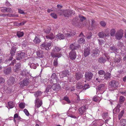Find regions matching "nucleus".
Returning <instances> with one entry per match:
<instances>
[{"instance_id":"nucleus-1","label":"nucleus","mask_w":126,"mask_h":126,"mask_svg":"<svg viewBox=\"0 0 126 126\" xmlns=\"http://www.w3.org/2000/svg\"><path fill=\"white\" fill-rule=\"evenodd\" d=\"M75 32L72 31L71 30L67 31V33L64 34L65 36L63 34L59 33L56 35V38L60 40H63L65 38L67 40L72 36H74L75 34Z\"/></svg>"},{"instance_id":"nucleus-2","label":"nucleus","mask_w":126,"mask_h":126,"mask_svg":"<svg viewBox=\"0 0 126 126\" xmlns=\"http://www.w3.org/2000/svg\"><path fill=\"white\" fill-rule=\"evenodd\" d=\"M119 83L115 80L110 81L109 83V90L110 91H114V89L118 87Z\"/></svg>"},{"instance_id":"nucleus-3","label":"nucleus","mask_w":126,"mask_h":126,"mask_svg":"<svg viewBox=\"0 0 126 126\" xmlns=\"http://www.w3.org/2000/svg\"><path fill=\"white\" fill-rule=\"evenodd\" d=\"M30 82L31 81L29 79L25 78L22 81L19 82V84L20 85L19 87L20 88H22L25 86H27Z\"/></svg>"},{"instance_id":"nucleus-4","label":"nucleus","mask_w":126,"mask_h":126,"mask_svg":"<svg viewBox=\"0 0 126 126\" xmlns=\"http://www.w3.org/2000/svg\"><path fill=\"white\" fill-rule=\"evenodd\" d=\"M124 34V31L122 29L118 30L115 34V38L116 39L120 40L122 38Z\"/></svg>"},{"instance_id":"nucleus-5","label":"nucleus","mask_w":126,"mask_h":126,"mask_svg":"<svg viewBox=\"0 0 126 126\" xmlns=\"http://www.w3.org/2000/svg\"><path fill=\"white\" fill-rule=\"evenodd\" d=\"M16 48L14 47H13L12 48L10 52L12 56L15 55L16 52ZM12 58V56H11L9 59L5 61V63H9L10 61L11 60Z\"/></svg>"},{"instance_id":"nucleus-6","label":"nucleus","mask_w":126,"mask_h":126,"mask_svg":"<svg viewBox=\"0 0 126 126\" xmlns=\"http://www.w3.org/2000/svg\"><path fill=\"white\" fill-rule=\"evenodd\" d=\"M75 13V12L73 10L67 9L64 10L63 16L65 17H69L71 15H74Z\"/></svg>"},{"instance_id":"nucleus-7","label":"nucleus","mask_w":126,"mask_h":126,"mask_svg":"<svg viewBox=\"0 0 126 126\" xmlns=\"http://www.w3.org/2000/svg\"><path fill=\"white\" fill-rule=\"evenodd\" d=\"M51 44L50 43H44L40 45L41 48L42 49L45 48L47 50H48L51 48Z\"/></svg>"},{"instance_id":"nucleus-8","label":"nucleus","mask_w":126,"mask_h":126,"mask_svg":"<svg viewBox=\"0 0 126 126\" xmlns=\"http://www.w3.org/2000/svg\"><path fill=\"white\" fill-rule=\"evenodd\" d=\"M20 74L22 76L24 77H29V76H31V74L29 72H28L25 69L22 70L20 72Z\"/></svg>"},{"instance_id":"nucleus-9","label":"nucleus","mask_w":126,"mask_h":126,"mask_svg":"<svg viewBox=\"0 0 126 126\" xmlns=\"http://www.w3.org/2000/svg\"><path fill=\"white\" fill-rule=\"evenodd\" d=\"M16 55V59L17 60H20L24 58L25 53L24 52H21L17 53Z\"/></svg>"},{"instance_id":"nucleus-10","label":"nucleus","mask_w":126,"mask_h":126,"mask_svg":"<svg viewBox=\"0 0 126 126\" xmlns=\"http://www.w3.org/2000/svg\"><path fill=\"white\" fill-rule=\"evenodd\" d=\"M85 76L86 80L89 81L92 79L93 74L91 72H87L85 73Z\"/></svg>"},{"instance_id":"nucleus-11","label":"nucleus","mask_w":126,"mask_h":126,"mask_svg":"<svg viewBox=\"0 0 126 126\" xmlns=\"http://www.w3.org/2000/svg\"><path fill=\"white\" fill-rule=\"evenodd\" d=\"M69 56L71 60H75L76 57V54L75 51L73 50H71L69 53Z\"/></svg>"},{"instance_id":"nucleus-12","label":"nucleus","mask_w":126,"mask_h":126,"mask_svg":"<svg viewBox=\"0 0 126 126\" xmlns=\"http://www.w3.org/2000/svg\"><path fill=\"white\" fill-rule=\"evenodd\" d=\"M16 82L15 79L13 77H10L7 80V83L8 85H11Z\"/></svg>"},{"instance_id":"nucleus-13","label":"nucleus","mask_w":126,"mask_h":126,"mask_svg":"<svg viewBox=\"0 0 126 126\" xmlns=\"http://www.w3.org/2000/svg\"><path fill=\"white\" fill-rule=\"evenodd\" d=\"M35 107L37 108L40 107L42 104V102L38 98H37L35 100Z\"/></svg>"},{"instance_id":"nucleus-14","label":"nucleus","mask_w":126,"mask_h":126,"mask_svg":"<svg viewBox=\"0 0 126 126\" xmlns=\"http://www.w3.org/2000/svg\"><path fill=\"white\" fill-rule=\"evenodd\" d=\"M21 64L20 63H18L16 64L14 67V71L16 73H18L21 70Z\"/></svg>"},{"instance_id":"nucleus-15","label":"nucleus","mask_w":126,"mask_h":126,"mask_svg":"<svg viewBox=\"0 0 126 126\" xmlns=\"http://www.w3.org/2000/svg\"><path fill=\"white\" fill-rule=\"evenodd\" d=\"M87 108L86 106H84L80 107L78 110L79 114L80 115L83 114L85 112V110L87 109Z\"/></svg>"},{"instance_id":"nucleus-16","label":"nucleus","mask_w":126,"mask_h":126,"mask_svg":"<svg viewBox=\"0 0 126 126\" xmlns=\"http://www.w3.org/2000/svg\"><path fill=\"white\" fill-rule=\"evenodd\" d=\"M49 80L53 82H57L59 81V79L57 77L56 74L54 73L52 75L51 78L49 79Z\"/></svg>"},{"instance_id":"nucleus-17","label":"nucleus","mask_w":126,"mask_h":126,"mask_svg":"<svg viewBox=\"0 0 126 126\" xmlns=\"http://www.w3.org/2000/svg\"><path fill=\"white\" fill-rule=\"evenodd\" d=\"M52 89L56 91H57L61 89L60 85L57 84H53L51 86Z\"/></svg>"},{"instance_id":"nucleus-18","label":"nucleus","mask_w":126,"mask_h":126,"mask_svg":"<svg viewBox=\"0 0 126 126\" xmlns=\"http://www.w3.org/2000/svg\"><path fill=\"white\" fill-rule=\"evenodd\" d=\"M12 71L10 67H8L5 68L3 71V72L5 75H8L10 74Z\"/></svg>"},{"instance_id":"nucleus-19","label":"nucleus","mask_w":126,"mask_h":126,"mask_svg":"<svg viewBox=\"0 0 126 126\" xmlns=\"http://www.w3.org/2000/svg\"><path fill=\"white\" fill-rule=\"evenodd\" d=\"M90 49L89 47L85 48L84 50V55L85 57H86L90 54Z\"/></svg>"},{"instance_id":"nucleus-20","label":"nucleus","mask_w":126,"mask_h":126,"mask_svg":"<svg viewBox=\"0 0 126 126\" xmlns=\"http://www.w3.org/2000/svg\"><path fill=\"white\" fill-rule=\"evenodd\" d=\"M110 74L109 73L107 72L106 74H105L103 77L102 76L101 78H100V79H105L106 80H109L110 79Z\"/></svg>"},{"instance_id":"nucleus-21","label":"nucleus","mask_w":126,"mask_h":126,"mask_svg":"<svg viewBox=\"0 0 126 126\" xmlns=\"http://www.w3.org/2000/svg\"><path fill=\"white\" fill-rule=\"evenodd\" d=\"M83 75L80 72H79L75 73V79L77 80H78L81 79Z\"/></svg>"},{"instance_id":"nucleus-22","label":"nucleus","mask_w":126,"mask_h":126,"mask_svg":"<svg viewBox=\"0 0 126 126\" xmlns=\"http://www.w3.org/2000/svg\"><path fill=\"white\" fill-rule=\"evenodd\" d=\"M69 71L67 70H65L63 71L62 73L60 74V76L61 77L63 78L64 77L66 76L68 74Z\"/></svg>"},{"instance_id":"nucleus-23","label":"nucleus","mask_w":126,"mask_h":126,"mask_svg":"<svg viewBox=\"0 0 126 126\" xmlns=\"http://www.w3.org/2000/svg\"><path fill=\"white\" fill-rule=\"evenodd\" d=\"M51 54L52 57L53 58L57 57L59 58L60 57L62 56L61 54L60 53H55L53 52H51Z\"/></svg>"},{"instance_id":"nucleus-24","label":"nucleus","mask_w":126,"mask_h":126,"mask_svg":"<svg viewBox=\"0 0 126 126\" xmlns=\"http://www.w3.org/2000/svg\"><path fill=\"white\" fill-rule=\"evenodd\" d=\"M79 47L76 46V44L74 43L73 44H71L70 46V48L72 50H74L78 49Z\"/></svg>"},{"instance_id":"nucleus-25","label":"nucleus","mask_w":126,"mask_h":126,"mask_svg":"<svg viewBox=\"0 0 126 126\" xmlns=\"http://www.w3.org/2000/svg\"><path fill=\"white\" fill-rule=\"evenodd\" d=\"M46 37L47 39L51 40H53L55 38V36L52 33H51L50 34L46 35Z\"/></svg>"},{"instance_id":"nucleus-26","label":"nucleus","mask_w":126,"mask_h":126,"mask_svg":"<svg viewBox=\"0 0 126 126\" xmlns=\"http://www.w3.org/2000/svg\"><path fill=\"white\" fill-rule=\"evenodd\" d=\"M34 43L36 44H38L40 43L41 41L40 38L36 36L33 41Z\"/></svg>"},{"instance_id":"nucleus-27","label":"nucleus","mask_w":126,"mask_h":126,"mask_svg":"<svg viewBox=\"0 0 126 126\" xmlns=\"http://www.w3.org/2000/svg\"><path fill=\"white\" fill-rule=\"evenodd\" d=\"M105 87L104 84H100L96 88V89L98 91L102 90L105 88Z\"/></svg>"},{"instance_id":"nucleus-28","label":"nucleus","mask_w":126,"mask_h":126,"mask_svg":"<svg viewBox=\"0 0 126 126\" xmlns=\"http://www.w3.org/2000/svg\"><path fill=\"white\" fill-rule=\"evenodd\" d=\"M98 35L99 36L100 38H103L104 36H107L106 35L104 32H99L98 34Z\"/></svg>"},{"instance_id":"nucleus-29","label":"nucleus","mask_w":126,"mask_h":126,"mask_svg":"<svg viewBox=\"0 0 126 126\" xmlns=\"http://www.w3.org/2000/svg\"><path fill=\"white\" fill-rule=\"evenodd\" d=\"M37 55L39 57L42 58L43 56V52L42 51H39L37 52Z\"/></svg>"},{"instance_id":"nucleus-30","label":"nucleus","mask_w":126,"mask_h":126,"mask_svg":"<svg viewBox=\"0 0 126 126\" xmlns=\"http://www.w3.org/2000/svg\"><path fill=\"white\" fill-rule=\"evenodd\" d=\"M72 23L73 25H75L78 22V17H76L73 18L72 21Z\"/></svg>"},{"instance_id":"nucleus-31","label":"nucleus","mask_w":126,"mask_h":126,"mask_svg":"<svg viewBox=\"0 0 126 126\" xmlns=\"http://www.w3.org/2000/svg\"><path fill=\"white\" fill-rule=\"evenodd\" d=\"M79 43L80 44H83L85 42V39L83 37H81L78 40Z\"/></svg>"},{"instance_id":"nucleus-32","label":"nucleus","mask_w":126,"mask_h":126,"mask_svg":"<svg viewBox=\"0 0 126 126\" xmlns=\"http://www.w3.org/2000/svg\"><path fill=\"white\" fill-rule=\"evenodd\" d=\"M61 50V48L57 47H54L53 49V52H58Z\"/></svg>"},{"instance_id":"nucleus-33","label":"nucleus","mask_w":126,"mask_h":126,"mask_svg":"<svg viewBox=\"0 0 126 126\" xmlns=\"http://www.w3.org/2000/svg\"><path fill=\"white\" fill-rule=\"evenodd\" d=\"M8 107H9L10 108H12L15 106L14 103L13 102H9L8 103Z\"/></svg>"},{"instance_id":"nucleus-34","label":"nucleus","mask_w":126,"mask_h":126,"mask_svg":"<svg viewBox=\"0 0 126 126\" xmlns=\"http://www.w3.org/2000/svg\"><path fill=\"white\" fill-rule=\"evenodd\" d=\"M24 33L23 32L20 31H18L17 32V37L20 38L23 36L24 35Z\"/></svg>"},{"instance_id":"nucleus-35","label":"nucleus","mask_w":126,"mask_h":126,"mask_svg":"<svg viewBox=\"0 0 126 126\" xmlns=\"http://www.w3.org/2000/svg\"><path fill=\"white\" fill-rule=\"evenodd\" d=\"M124 112L125 111L124 110H123L121 111L118 115V117L119 120H120V119L122 117L124 113Z\"/></svg>"},{"instance_id":"nucleus-36","label":"nucleus","mask_w":126,"mask_h":126,"mask_svg":"<svg viewBox=\"0 0 126 126\" xmlns=\"http://www.w3.org/2000/svg\"><path fill=\"white\" fill-rule=\"evenodd\" d=\"M115 29H112L110 30V34L111 36H114L115 34Z\"/></svg>"},{"instance_id":"nucleus-37","label":"nucleus","mask_w":126,"mask_h":126,"mask_svg":"<svg viewBox=\"0 0 126 126\" xmlns=\"http://www.w3.org/2000/svg\"><path fill=\"white\" fill-rule=\"evenodd\" d=\"M51 30V29L50 27H48L44 29V32L46 33H49Z\"/></svg>"},{"instance_id":"nucleus-38","label":"nucleus","mask_w":126,"mask_h":126,"mask_svg":"<svg viewBox=\"0 0 126 126\" xmlns=\"http://www.w3.org/2000/svg\"><path fill=\"white\" fill-rule=\"evenodd\" d=\"M126 121L125 119H122L120 121V124L121 126L126 125Z\"/></svg>"},{"instance_id":"nucleus-39","label":"nucleus","mask_w":126,"mask_h":126,"mask_svg":"<svg viewBox=\"0 0 126 126\" xmlns=\"http://www.w3.org/2000/svg\"><path fill=\"white\" fill-rule=\"evenodd\" d=\"M99 61L100 63H104L106 61V60L104 57H101L99 58Z\"/></svg>"},{"instance_id":"nucleus-40","label":"nucleus","mask_w":126,"mask_h":126,"mask_svg":"<svg viewBox=\"0 0 126 126\" xmlns=\"http://www.w3.org/2000/svg\"><path fill=\"white\" fill-rule=\"evenodd\" d=\"M120 111V109L116 107L113 110V112L114 113H117L119 112Z\"/></svg>"},{"instance_id":"nucleus-41","label":"nucleus","mask_w":126,"mask_h":126,"mask_svg":"<svg viewBox=\"0 0 126 126\" xmlns=\"http://www.w3.org/2000/svg\"><path fill=\"white\" fill-rule=\"evenodd\" d=\"M98 73L100 76H104L105 72L104 70H101L99 71Z\"/></svg>"},{"instance_id":"nucleus-42","label":"nucleus","mask_w":126,"mask_h":126,"mask_svg":"<svg viewBox=\"0 0 126 126\" xmlns=\"http://www.w3.org/2000/svg\"><path fill=\"white\" fill-rule=\"evenodd\" d=\"M41 94L42 93L40 91H37L34 94V95L35 97H37L41 95Z\"/></svg>"},{"instance_id":"nucleus-43","label":"nucleus","mask_w":126,"mask_h":126,"mask_svg":"<svg viewBox=\"0 0 126 126\" xmlns=\"http://www.w3.org/2000/svg\"><path fill=\"white\" fill-rule=\"evenodd\" d=\"M58 13L60 15H63L64 12V10H58L57 11Z\"/></svg>"},{"instance_id":"nucleus-44","label":"nucleus","mask_w":126,"mask_h":126,"mask_svg":"<svg viewBox=\"0 0 126 126\" xmlns=\"http://www.w3.org/2000/svg\"><path fill=\"white\" fill-rule=\"evenodd\" d=\"M51 88L52 87L50 85H48L46 88V89L45 91V92L46 93L48 92L49 91V90L51 89Z\"/></svg>"},{"instance_id":"nucleus-45","label":"nucleus","mask_w":126,"mask_h":126,"mask_svg":"<svg viewBox=\"0 0 126 126\" xmlns=\"http://www.w3.org/2000/svg\"><path fill=\"white\" fill-rule=\"evenodd\" d=\"M19 107L21 109H23L25 107V104L23 103H21L19 105Z\"/></svg>"},{"instance_id":"nucleus-46","label":"nucleus","mask_w":126,"mask_h":126,"mask_svg":"<svg viewBox=\"0 0 126 126\" xmlns=\"http://www.w3.org/2000/svg\"><path fill=\"white\" fill-rule=\"evenodd\" d=\"M58 59L55 58L53 62V65L55 66H57L58 64Z\"/></svg>"},{"instance_id":"nucleus-47","label":"nucleus","mask_w":126,"mask_h":126,"mask_svg":"<svg viewBox=\"0 0 126 126\" xmlns=\"http://www.w3.org/2000/svg\"><path fill=\"white\" fill-rule=\"evenodd\" d=\"M5 79L4 78L1 77H0V84H3L4 83Z\"/></svg>"},{"instance_id":"nucleus-48","label":"nucleus","mask_w":126,"mask_h":126,"mask_svg":"<svg viewBox=\"0 0 126 126\" xmlns=\"http://www.w3.org/2000/svg\"><path fill=\"white\" fill-rule=\"evenodd\" d=\"M79 18L80 20L81 21H84L86 19V18L85 17L83 16L82 15L79 16Z\"/></svg>"},{"instance_id":"nucleus-49","label":"nucleus","mask_w":126,"mask_h":126,"mask_svg":"<svg viewBox=\"0 0 126 126\" xmlns=\"http://www.w3.org/2000/svg\"><path fill=\"white\" fill-rule=\"evenodd\" d=\"M110 49L114 52L116 51L117 49L116 47L114 46H112L110 47Z\"/></svg>"},{"instance_id":"nucleus-50","label":"nucleus","mask_w":126,"mask_h":126,"mask_svg":"<svg viewBox=\"0 0 126 126\" xmlns=\"http://www.w3.org/2000/svg\"><path fill=\"white\" fill-rule=\"evenodd\" d=\"M99 50L97 49H95L93 51V53L95 55L97 54L99 52Z\"/></svg>"},{"instance_id":"nucleus-51","label":"nucleus","mask_w":126,"mask_h":126,"mask_svg":"<svg viewBox=\"0 0 126 126\" xmlns=\"http://www.w3.org/2000/svg\"><path fill=\"white\" fill-rule=\"evenodd\" d=\"M76 88L78 89H82L83 90V86L82 85L79 84H77V85Z\"/></svg>"},{"instance_id":"nucleus-52","label":"nucleus","mask_w":126,"mask_h":126,"mask_svg":"<svg viewBox=\"0 0 126 126\" xmlns=\"http://www.w3.org/2000/svg\"><path fill=\"white\" fill-rule=\"evenodd\" d=\"M63 99L66 101L68 103H70V101L69 99L68 98L67 96H65L64 97Z\"/></svg>"},{"instance_id":"nucleus-53","label":"nucleus","mask_w":126,"mask_h":126,"mask_svg":"<svg viewBox=\"0 0 126 126\" xmlns=\"http://www.w3.org/2000/svg\"><path fill=\"white\" fill-rule=\"evenodd\" d=\"M98 43L99 45H102L104 44V41L102 39H98Z\"/></svg>"},{"instance_id":"nucleus-54","label":"nucleus","mask_w":126,"mask_h":126,"mask_svg":"<svg viewBox=\"0 0 126 126\" xmlns=\"http://www.w3.org/2000/svg\"><path fill=\"white\" fill-rule=\"evenodd\" d=\"M7 12L10 13H13V11L12 9L10 8H7Z\"/></svg>"},{"instance_id":"nucleus-55","label":"nucleus","mask_w":126,"mask_h":126,"mask_svg":"<svg viewBox=\"0 0 126 126\" xmlns=\"http://www.w3.org/2000/svg\"><path fill=\"white\" fill-rule=\"evenodd\" d=\"M125 100L124 98L122 96H121L119 98V102L121 103L122 102Z\"/></svg>"},{"instance_id":"nucleus-56","label":"nucleus","mask_w":126,"mask_h":126,"mask_svg":"<svg viewBox=\"0 0 126 126\" xmlns=\"http://www.w3.org/2000/svg\"><path fill=\"white\" fill-rule=\"evenodd\" d=\"M51 16L52 17L55 19H56L57 18V15L54 13H51Z\"/></svg>"},{"instance_id":"nucleus-57","label":"nucleus","mask_w":126,"mask_h":126,"mask_svg":"<svg viewBox=\"0 0 126 126\" xmlns=\"http://www.w3.org/2000/svg\"><path fill=\"white\" fill-rule=\"evenodd\" d=\"M89 85L88 84H85L84 86H83V90H85L88 88L89 87Z\"/></svg>"},{"instance_id":"nucleus-58","label":"nucleus","mask_w":126,"mask_h":126,"mask_svg":"<svg viewBox=\"0 0 126 126\" xmlns=\"http://www.w3.org/2000/svg\"><path fill=\"white\" fill-rule=\"evenodd\" d=\"M2 9H1V11L2 13H6L7 12V7H2L1 8Z\"/></svg>"},{"instance_id":"nucleus-59","label":"nucleus","mask_w":126,"mask_h":126,"mask_svg":"<svg viewBox=\"0 0 126 126\" xmlns=\"http://www.w3.org/2000/svg\"><path fill=\"white\" fill-rule=\"evenodd\" d=\"M92 27H94L96 26L95 21L94 20H92Z\"/></svg>"},{"instance_id":"nucleus-60","label":"nucleus","mask_w":126,"mask_h":126,"mask_svg":"<svg viewBox=\"0 0 126 126\" xmlns=\"http://www.w3.org/2000/svg\"><path fill=\"white\" fill-rule=\"evenodd\" d=\"M100 24L101 26L104 27L105 26L106 24L105 22L103 21H101L100 22Z\"/></svg>"},{"instance_id":"nucleus-61","label":"nucleus","mask_w":126,"mask_h":126,"mask_svg":"<svg viewBox=\"0 0 126 126\" xmlns=\"http://www.w3.org/2000/svg\"><path fill=\"white\" fill-rule=\"evenodd\" d=\"M24 111L25 113L26 114L27 116H28L29 115V113L27 110L26 109H25L24 110Z\"/></svg>"},{"instance_id":"nucleus-62","label":"nucleus","mask_w":126,"mask_h":126,"mask_svg":"<svg viewBox=\"0 0 126 126\" xmlns=\"http://www.w3.org/2000/svg\"><path fill=\"white\" fill-rule=\"evenodd\" d=\"M16 60H13L12 61V62L9 64H8V65H10L11 66H13L14 65V64L16 63Z\"/></svg>"},{"instance_id":"nucleus-63","label":"nucleus","mask_w":126,"mask_h":126,"mask_svg":"<svg viewBox=\"0 0 126 126\" xmlns=\"http://www.w3.org/2000/svg\"><path fill=\"white\" fill-rule=\"evenodd\" d=\"M18 12L19 13L21 14H23L24 15L25 14V13L24 12L23 10H21L20 9H18Z\"/></svg>"},{"instance_id":"nucleus-64","label":"nucleus","mask_w":126,"mask_h":126,"mask_svg":"<svg viewBox=\"0 0 126 126\" xmlns=\"http://www.w3.org/2000/svg\"><path fill=\"white\" fill-rule=\"evenodd\" d=\"M92 35V33H89L88 34V35L87 36V38L88 39H90Z\"/></svg>"}]
</instances>
